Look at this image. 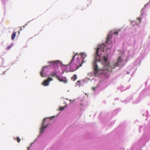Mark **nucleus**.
Returning <instances> with one entry per match:
<instances>
[{
  "instance_id": "f257e3e1",
  "label": "nucleus",
  "mask_w": 150,
  "mask_h": 150,
  "mask_svg": "<svg viewBox=\"0 0 150 150\" xmlns=\"http://www.w3.org/2000/svg\"><path fill=\"white\" fill-rule=\"evenodd\" d=\"M105 48L108 49V48H106V45L105 43H103L101 45H99L98 46L95 53L96 60L93 63L95 76H97L101 73L106 75L108 72H111L112 71V67L110 66V64L107 62V58L105 56L103 57V60L104 62L102 63V65L103 67V69L98 68V66L96 64V60L99 62L100 61V59H98V58H99L101 54L99 53V52H104Z\"/></svg>"
},
{
  "instance_id": "f03ea898",
  "label": "nucleus",
  "mask_w": 150,
  "mask_h": 150,
  "mask_svg": "<svg viewBox=\"0 0 150 150\" xmlns=\"http://www.w3.org/2000/svg\"><path fill=\"white\" fill-rule=\"evenodd\" d=\"M123 61L122 60L120 57H119L117 62L112 67V69H115V68L117 66H123Z\"/></svg>"
},
{
  "instance_id": "7ed1b4c3",
  "label": "nucleus",
  "mask_w": 150,
  "mask_h": 150,
  "mask_svg": "<svg viewBox=\"0 0 150 150\" xmlns=\"http://www.w3.org/2000/svg\"><path fill=\"white\" fill-rule=\"evenodd\" d=\"M47 118H44L43 121V122L42 124V127L40 129V133L41 134L44 130V129L48 125V123H46V119Z\"/></svg>"
},
{
  "instance_id": "20e7f679",
  "label": "nucleus",
  "mask_w": 150,
  "mask_h": 150,
  "mask_svg": "<svg viewBox=\"0 0 150 150\" xmlns=\"http://www.w3.org/2000/svg\"><path fill=\"white\" fill-rule=\"evenodd\" d=\"M53 80L51 77L48 78L46 80L44 81L42 83V84L45 86H47L49 83V82L50 81H52Z\"/></svg>"
},
{
  "instance_id": "39448f33",
  "label": "nucleus",
  "mask_w": 150,
  "mask_h": 150,
  "mask_svg": "<svg viewBox=\"0 0 150 150\" xmlns=\"http://www.w3.org/2000/svg\"><path fill=\"white\" fill-rule=\"evenodd\" d=\"M112 37V33L111 31H110L109 33V34L108 35L106 39V43L108 44H109V41L110 39H111Z\"/></svg>"
},
{
  "instance_id": "423d86ee",
  "label": "nucleus",
  "mask_w": 150,
  "mask_h": 150,
  "mask_svg": "<svg viewBox=\"0 0 150 150\" xmlns=\"http://www.w3.org/2000/svg\"><path fill=\"white\" fill-rule=\"evenodd\" d=\"M50 76H52L53 77H55L57 79L59 77V76L57 75V72L56 71L52 72V74L50 75Z\"/></svg>"
},
{
  "instance_id": "0eeeda50",
  "label": "nucleus",
  "mask_w": 150,
  "mask_h": 150,
  "mask_svg": "<svg viewBox=\"0 0 150 150\" xmlns=\"http://www.w3.org/2000/svg\"><path fill=\"white\" fill-rule=\"evenodd\" d=\"M45 67H43L42 69L40 72V75L42 77H45V76L44 75V74L45 72V70H44V68Z\"/></svg>"
},
{
  "instance_id": "6e6552de",
  "label": "nucleus",
  "mask_w": 150,
  "mask_h": 150,
  "mask_svg": "<svg viewBox=\"0 0 150 150\" xmlns=\"http://www.w3.org/2000/svg\"><path fill=\"white\" fill-rule=\"evenodd\" d=\"M57 79L60 82H63L64 83H67V79L64 80L63 79H60L59 77L57 78Z\"/></svg>"
},
{
  "instance_id": "1a4fd4ad",
  "label": "nucleus",
  "mask_w": 150,
  "mask_h": 150,
  "mask_svg": "<svg viewBox=\"0 0 150 150\" xmlns=\"http://www.w3.org/2000/svg\"><path fill=\"white\" fill-rule=\"evenodd\" d=\"M16 32L15 31L13 32L11 36V38L12 40H13L16 36Z\"/></svg>"
},
{
  "instance_id": "9d476101",
  "label": "nucleus",
  "mask_w": 150,
  "mask_h": 150,
  "mask_svg": "<svg viewBox=\"0 0 150 150\" xmlns=\"http://www.w3.org/2000/svg\"><path fill=\"white\" fill-rule=\"evenodd\" d=\"M58 61H51L48 62L49 63H51L54 66H56L57 65V63L58 62Z\"/></svg>"
},
{
  "instance_id": "9b49d317",
  "label": "nucleus",
  "mask_w": 150,
  "mask_h": 150,
  "mask_svg": "<svg viewBox=\"0 0 150 150\" xmlns=\"http://www.w3.org/2000/svg\"><path fill=\"white\" fill-rule=\"evenodd\" d=\"M76 56V55H74L72 57V59L71 60L70 62H69V64H67V66H70L71 65V64L72 63V62L74 61V59Z\"/></svg>"
},
{
  "instance_id": "f8f14e48",
  "label": "nucleus",
  "mask_w": 150,
  "mask_h": 150,
  "mask_svg": "<svg viewBox=\"0 0 150 150\" xmlns=\"http://www.w3.org/2000/svg\"><path fill=\"white\" fill-rule=\"evenodd\" d=\"M77 79V76L76 74L74 75L71 78V79L73 81H75Z\"/></svg>"
},
{
  "instance_id": "ddd939ff",
  "label": "nucleus",
  "mask_w": 150,
  "mask_h": 150,
  "mask_svg": "<svg viewBox=\"0 0 150 150\" xmlns=\"http://www.w3.org/2000/svg\"><path fill=\"white\" fill-rule=\"evenodd\" d=\"M81 57L82 58H84L85 57H86V55L84 53H81Z\"/></svg>"
},
{
  "instance_id": "4468645a",
  "label": "nucleus",
  "mask_w": 150,
  "mask_h": 150,
  "mask_svg": "<svg viewBox=\"0 0 150 150\" xmlns=\"http://www.w3.org/2000/svg\"><path fill=\"white\" fill-rule=\"evenodd\" d=\"M16 141H17V142H20L21 141V139H20L18 137L17 138H16Z\"/></svg>"
},
{
  "instance_id": "2eb2a0df",
  "label": "nucleus",
  "mask_w": 150,
  "mask_h": 150,
  "mask_svg": "<svg viewBox=\"0 0 150 150\" xmlns=\"http://www.w3.org/2000/svg\"><path fill=\"white\" fill-rule=\"evenodd\" d=\"M79 67H76L74 69H73V70H71V71H74L76 70L77 69H78Z\"/></svg>"
},
{
  "instance_id": "dca6fc26",
  "label": "nucleus",
  "mask_w": 150,
  "mask_h": 150,
  "mask_svg": "<svg viewBox=\"0 0 150 150\" xmlns=\"http://www.w3.org/2000/svg\"><path fill=\"white\" fill-rule=\"evenodd\" d=\"M64 107H60L59 110H64Z\"/></svg>"
},
{
  "instance_id": "f3484780",
  "label": "nucleus",
  "mask_w": 150,
  "mask_h": 150,
  "mask_svg": "<svg viewBox=\"0 0 150 150\" xmlns=\"http://www.w3.org/2000/svg\"><path fill=\"white\" fill-rule=\"evenodd\" d=\"M113 34L114 35H118V31H115L113 33Z\"/></svg>"
},
{
  "instance_id": "a211bd4d",
  "label": "nucleus",
  "mask_w": 150,
  "mask_h": 150,
  "mask_svg": "<svg viewBox=\"0 0 150 150\" xmlns=\"http://www.w3.org/2000/svg\"><path fill=\"white\" fill-rule=\"evenodd\" d=\"M80 81H78L77 82V83H76V84L77 85V86H79V84H80L79 83H80Z\"/></svg>"
},
{
  "instance_id": "6ab92c4d",
  "label": "nucleus",
  "mask_w": 150,
  "mask_h": 150,
  "mask_svg": "<svg viewBox=\"0 0 150 150\" xmlns=\"http://www.w3.org/2000/svg\"><path fill=\"white\" fill-rule=\"evenodd\" d=\"M141 17H139V18H138V20H139V21H140L139 23H141Z\"/></svg>"
},
{
  "instance_id": "aec40b11",
  "label": "nucleus",
  "mask_w": 150,
  "mask_h": 150,
  "mask_svg": "<svg viewBox=\"0 0 150 150\" xmlns=\"http://www.w3.org/2000/svg\"><path fill=\"white\" fill-rule=\"evenodd\" d=\"M11 47V46H9L6 48L7 50L10 49Z\"/></svg>"
},
{
  "instance_id": "412c9836",
  "label": "nucleus",
  "mask_w": 150,
  "mask_h": 150,
  "mask_svg": "<svg viewBox=\"0 0 150 150\" xmlns=\"http://www.w3.org/2000/svg\"><path fill=\"white\" fill-rule=\"evenodd\" d=\"M96 87H92V89L93 91H95L96 89Z\"/></svg>"
},
{
  "instance_id": "4be33fe9",
  "label": "nucleus",
  "mask_w": 150,
  "mask_h": 150,
  "mask_svg": "<svg viewBox=\"0 0 150 150\" xmlns=\"http://www.w3.org/2000/svg\"><path fill=\"white\" fill-rule=\"evenodd\" d=\"M18 34H20V31H19L18 32Z\"/></svg>"
},
{
  "instance_id": "5701e85b",
  "label": "nucleus",
  "mask_w": 150,
  "mask_h": 150,
  "mask_svg": "<svg viewBox=\"0 0 150 150\" xmlns=\"http://www.w3.org/2000/svg\"><path fill=\"white\" fill-rule=\"evenodd\" d=\"M21 30H22V28H20V30L21 31Z\"/></svg>"
},
{
  "instance_id": "b1692460",
  "label": "nucleus",
  "mask_w": 150,
  "mask_h": 150,
  "mask_svg": "<svg viewBox=\"0 0 150 150\" xmlns=\"http://www.w3.org/2000/svg\"><path fill=\"white\" fill-rule=\"evenodd\" d=\"M110 43H111V42H110ZM110 45H111V47H112V44H110Z\"/></svg>"
},
{
  "instance_id": "393cba45",
  "label": "nucleus",
  "mask_w": 150,
  "mask_h": 150,
  "mask_svg": "<svg viewBox=\"0 0 150 150\" xmlns=\"http://www.w3.org/2000/svg\"><path fill=\"white\" fill-rule=\"evenodd\" d=\"M81 65H82V64H80V66H81Z\"/></svg>"
}]
</instances>
